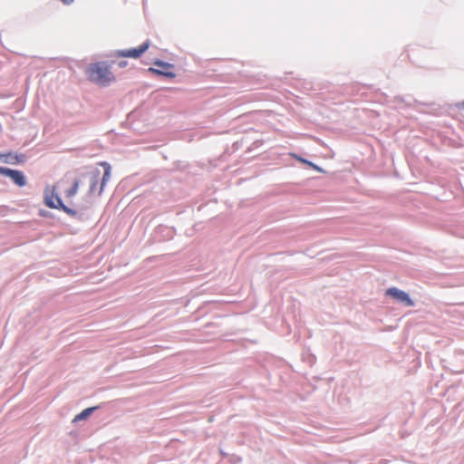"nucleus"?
I'll list each match as a JSON object with an SVG mask.
<instances>
[{
    "label": "nucleus",
    "instance_id": "f8f14e48",
    "mask_svg": "<svg viewBox=\"0 0 464 464\" xmlns=\"http://www.w3.org/2000/svg\"><path fill=\"white\" fill-rule=\"evenodd\" d=\"M458 109L464 110V101L456 104Z\"/></svg>",
    "mask_w": 464,
    "mask_h": 464
},
{
    "label": "nucleus",
    "instance_id": "6e6552de",
    "mask_svg": "<svg viewBox=\"0 0 464 464\" xmlns=\"http://www.w3.org/2000/svg\"><path fill=\"white\" fill-rule=\"evenodd\" d=\"M100 178V171L98 169H95L90 173V179H91V185H90V190L89 193L92 194L99 182Z\"/></svg>",
    "mask_w": 464,
    "mask_h": 464
},
{
    "label": "nucleus",
    "instance_id": "ddd939ff",
    "mask_svg": "<svg viewBox=\"0 0 464 464\" xmlns=\"http://www.w3.org/2000/svg\"><path fill=\"white\" fill-rule=\"evenodd\" d=\"M126 65H127V63H126V62H120V63H119V66H120V67H124V66H126Z\"/></svg>",
    "mask_w": 464,
    "mask_h": 464
},
{
    "label": "nucleus",
    "instance_id": "423d86ee",
    "mask_svg": "<svg viewBox=\"0 0 464 464\" xmlns=\"http://www.w3.org/2000/svg\"><path fill=\"white\" fill-rule=\"evenodd\" d=\"M154 64L160 67L161 69L150 68L149 72L151 73L163 75L168 78H174L176 76V74L171 71L173 68L172 64L161 61H156Z\"/></svg>",
    "mask_w": 464,
    "mask_h": 464
},
{
    "label": "nucleus",
    "instance_id": "0eeeda50",
    "mask_svg": "<svg viewBox=\"0 0 464 464\" xmlns=\"http://www.w3.org/2000/svg\"><path fill=\"white\" fill-rule=\"evenodd\" d=\"M100 165L102 166L104 169V173H103V176H102V179L101 181L100 191H99V194H102L106 183L111 179V168L110 164L107 162H101Z\"/></svg>",
    "mask_w": 464,
    "mask_h": 464
},
{
    "label": "nucleus",
    "instance_id": "9d476101",
    "mask_svg": "<svg viewBox=\"0 0 464 464\" xmlns=\"http://www.w3.org/2000/svg\"><path fill=\"white\" fill-rule=\"evenodd\" d=\"M79 185H80L79 180L77 179H74L72 182V187L65 191V196L67 198L73 197L78 191Z\"/></svg>",
    "mask_w": 464,
    "mask_h": 464
},
{
    "label": "nucleus",
    "instance_id": "39448f33",
    "mask_svg": "<svg viewBox=\"0 0 464 464\" xmlns=\"http://www.w3.org/2000/svg\"><path fill=\"white\" fill-rule=\"evenodd\" d=\"M0 174L10 178L19 187H24L26 184L25 177L20 170L0 167Z\"/></svg>",
    "mask_w": 464,
    "mask_h": 464
},
{
    "label": "nucleus",
    "instance_id": "f03ea898",
    "mask_svg": "<svg viewBox=\"0 0 464 464\" xmlns=\"http://www.w3.org/2000/svg\"><path fill=\"white\" fill-rule=\"evenodd\" d=\"M44 203L45 205L50 208H57V209H62L63 210L65 213L71 215V216H75L76 215V211L66 207L62 199L60 198V197L58 196V194L55 192V187H53V188H47L44 191Z\"/></svg>",
    "mask_w": 464,
    "mask_h": 464
},
{
    "label": "nucleus",
    "instance_id": "1a4fd4ad",
    "mask_svg": "<svg viewBox=\"0 0 464 464\" xmlns=\"http://www.w3.org/2000/svg\"><path fill=\"white\" fill-rule=\"evenodd\" d=\"M94 410H96V407H90L83 410L81 413L77 414L74 417L73 421H79L87 419L93 412Z\"/></svg>",
    "mask_w": 464,
    "mask_h": 464
},
{
    "label": "nucleus",
    "instance_id": "f257e3e1",
    "mask_svg": "<svg viewBox=\"0 0 464 464\" xmlns=\"http://www.w3.org/2000/svg\"><path fill=\"white\" fill-rule=\"evenodd\" d=\"M88 79L101 86L109 85L115 80L110 66L104 62H98L89 65L86 70Z\"/></svg>",
    "mask_w": 464,
    "mask_h": 464
},
{
    "label": "nucleus",
    "instance_id": "7ed1b4c3",
    "mask_svg": "<svg viewBox=\"0 0 464 464\" xmlns=\"http://www.w3.org/2000/svg\"><path fill=\"white\" fill-rule=\"evenodd\" d=\"M150 46V41L144 42L138 48H131L127 50H119L116 52L117 57H127L138 59L140 58Z\"/></svg>",
    "mask_w": 464,
    "mask_h": 464
},
{
    "label": "nucleus",
    "instance_id": "4468645a",
    "mask_svg": "<svg viewBox=\"0 0 464 464\" xmlns=\"http://www.w3.org/2000/svg\"><path fill=\"white\" fill-rule=\"evenodd\" d=\"M4 156L2 154H0V160L3 158Z\"/></svg>",
    "mask_w": 464,
    "mask_h": 464
},
{
    "label": "nucleus",
    "instance_id": "20e7f679",
    "mask_svg": "<svg viewBox=\"0 0 464 464\" xmlns=\"http://www.w3.org/2000/svg\"><path fill=\"white\" fill-rule=\"evenodd\" d=\"M385 295L394 298L399 303L403 304L405 306H412L414 304L413 301L406 292L396 287L388 288L385 291Z\"/></svg>",
    "mask_w": 464,
    "mask_h": 464
},
{
    "label": "nucleus",
    "instance_id": "9b49d317",
    "mask_svg": "<svg viewBox=\"0 0 464 464\" xmlns=\"http://www.w3.org/2000/svg\"><path fill=\"white\" fill-rule=\"evenodd\" d=\"M291 155H292L294 158H295L297 160H299L300 162H303V163H304V164H307V165L311 166V167H312V168H314V169H318V168H317L314 164H313L312 162H310V161H308V160H304V159H303V158H301V157H299V156H297V155H295V154H291Z\"/></svg>",
    "mask_w": 464,
    "mask_h": 464
}]
</instances>
